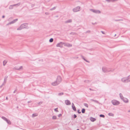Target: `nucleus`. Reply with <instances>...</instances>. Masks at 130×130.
Segmentation results:
<instances>
[{"instance_id":"b1692460","label":"nucleus","mask_w":130,"mask_h":130,"mask_svg":"<svg viewBox=\"0 0 130 130\" xmlns=\"http://www.w3.org/2000/svg\"><path fill=\"white\" fill-rule=\"evenodd\" d=\"M74 118H75L76 117V115H74Z\"/></svg>"},{"instance_id":"f03ea898","label":"nucleus","mask_w":130,"mask_h":130,"mask_svg":"<svg viewBox=\"0 0 130 130\" xmlns=\"http://www.w3.org/2000/svg\"><path fill=\"white\" fill-rule=\"evenodd\" d=\"M112 102L113 104L114 105H118L119 104V102L115 100H112Z\"/></svg>"},{"instance_id":"7ed1b4c3","label":"nucleus","mask_w":130,"mask_h":130,"mask_svg":"<svg viewBox=\"0 0 130 130\" xmlns=\"http://www.w3.org/2000/svg\"><path fill=\"white\" fill-rule=\"evenodd\" d=\"M57 46L58 47H62L63 46V44L62 43H60L58 44H57Z\"/></svg>"},{"instance_id":"393cba45","label":"nucleus","mask_w":130,"mask_h":130,"mask_svg":"<svg viewBox=\"0 0 130 130\" xmlns=\"http://www.w3.org/2000/svg\"><path fill=\"white\" fill-rule=\"evenodd\" d=\"M61 114H60L59 115V116H58L59 117H61Z\"/></svg>"},{"instance_id":"39448f33","label":"nucleus","mask_w":130,"mask_h":130,"mask_svg":"<svg viewBox=\"0 0 130 130\" xmlns=\"http://www.w3.org/2000/svg\"><path fill=\"white\" fill-rule=\"evenodd\" d=\"M72 107L74 111H76V109L75 108V106L74 104H73V103L72 104Z\"/></svg>"},{"instance_id":"a878e982","label":"nucleus","mask_w":130,"mask_h":130,"mask_svg":"<svg viewBox=\"0 0 130 130\" xmlns=\"http://www.w3.org/2000/svg\"><path fill=\"white\" fill-rule=\"evenodd\" d=\"M121 94H120V96H121V98L122 99H123V98H122V97H121Z\"/></svg>"},{"instance_id":"0eeeda50","label":"nucleus","mask_w":130,"mask_h":130,"mask_svg":"<svg viewBox=\"0 0 130 130\" xmlns=\"http://www.w3.org/2000/svg\"><path fill=\"white\" fill-rule=\"evenodd\" d=\"M123 101L125 103H127L128 102V99L126 98H124L123 99Z\"/></svg>"},{"instance_id":"1a4fd4ad","label":"nucleus","mask_w":130,"mask_h":130,"mask_svg":"<svg viewBox=\"0 0 130 130\" xmlns=\"http://www.w3.org/2000/svg\"><path fill=\"white\" fill-rule=\"evenodd\" d=\"M7 62V61L6 60H4L3 62V64L5 66Z\"/></svg>"},{"instance_id":"bb28decb","label":"nucleus","mask_w":130,"mask_h":130,"mask_svg":"<svg viewBox=\"0 0 130 130\" xmlns=\"http://www.w3.org/2000/svg\"><path fill=\"white\" fill-rule=\"evenodd\" d=\"M3 18H4V16H3Z\"/></svg>"},{"instance_id":"ddd939ff","label":"nucleus","mask_w":130,"mask_h":130,"mask_svg":"<svg viewBox=\"0 0 130 130\" xmlns=\"http://www.w3.org/2000/svg\"><path fill=\"white\" fill-rule=\"evenodd\" d=\"M52 119H56V117L55 116H54L52 117Z\"/></svg>"},{"instance_id":"6e6552de","label":"nucleus","mask_w":130,"mask_h":130,"mask_svg":"<svg viewBox=\"0 0 130 130\" xmlns=\"http://www.w3.org/2000/svg\"><path fill=\"white\" fill-rule=\"evenodd\" d=\"M78 8H75L74 9H73V10L74 12H76L77 11H78L79 10V8L77 10V9Z\"/></svg>"},{"instance_id":"cd10ccee","label":"nucleus","mask_w":130,"mask_h":130,"mask_svg":"<svg viewBox=\"0 0 130 130\" xmlns=\"http://www.w3.org/2000/svg\"><path fill=\"white\" fill-rule=\"evenodd\" d=\"M71 22V20H70V21L69 22Z\"/></svg>"},{"instance_id":"6ab92c4d","label":"nucleus","mask_w":130,"mask_h":130,"mask_svg":"<svg viewBox=\"0 0 130 130\" xmlns=\"http://www.w3.org/2000/svg\"><path fill=\"white\" fill-rule=\"evenodd\" d=\"M122 80L123 82H125V78H123L122 79Z\"/></svg>"},{"instance_id":"f8f14e48","label":"nucleus","mask_w":130,"mask_h":130,"mask_svg":"<svg viewBox=\"0 0 130 130\" xmlns=\"http://www.w3.org/2000/svg\"><path fill=\"white\" fill-rule=\"evenodd\" d=\"M6 121L7 122L8 124H11V122L10 121L7 120Z\"/></svg>"},{"instance_id":"9d476101","label":"nucleus","mask_w":130,"mask_h":130,"mask_svg":"<svg viewBox=\"0 0 130 130\" xmlns=\"http://www.w3.org/2000/svg\"><path fill=\"white\" fill-rule=\"evenodd\" d=\"M84 105L86 107H87V108L88 107V105L87 104L85 103V104H84Z\"/></svg>"},{"instance_id":"4468645a","label":"nucleus","mask_w":130,"mask_h":130,"mask_svg":"<svg viewBox=\"0 0 130 130\" xmlns=\"http://www.w3.org/2000/svg\"><path fill=\"white\" fill-rule=\"evenodd\" d=\"M53 39L52 38H51L50 39L49 41L50 42H52L53 41Z\"/></svg>"},{"instance_id":"dca6fc26","label":"nucleus","mask_w":130,"mask_h":130,"mask_svg":"<svg viewBox=\"0 0 130 130\" xmlns=\"http://www.w3.org/2000/svg\"><path fill=\"white\" fill-rule=\"evenodd\" d=\"M37 115V114H36V113L33 114V116H34V117L36 116Z\"/></svg>"},{"instance_id":"20e7f679","label":"nucleus","mask_w":130,"mask_h":130,"mask_svg":"<svg viewBox=\"0 0 130 130\" xmlns=\"http://www.w3.org/2000/svg\"><path fill=\"white\" fill-rule=\"evenodd\" d=\"M65 103L67 105H69L70 104V102L68 100H66Z\"/></svg>"},{"instance_id":"f3484780","label":"nucleus","mask_w":130,"mask_h":130,"mask_svg":"<svg viewBox=\"0 0 130 130\" xmlns=\"http://www.w3.org/2000/svg\"><path fill=\"white\" fill-rule=\"evenodd\" d=\"M100 116L101 117H104V115H100Z\"/></svg>"},{"instance_id":"c756f323","label":"nucleus","mask_w":130,"mask_h":130,"mask_svg":"<svg viewBox=\"0 0 130 130\" xmlns=\"http://www.w3.org/2000/svg\"><path fill=\"white\" fill-rule=\"evenodd\" d=\"M77 130H79L78 129H77Z\"/></svg>"},{"instance_id":"2eb2a0df","label":"nucleus","mask_w":130,"mask_h":130,"mask_svg":"<svg viewBox=\"0 0 130 130\" xmlns=\"http://www.w3.org/2000/svg\"><path fill=\"white\" fill-rule=\"evenodd\" d=\"M2 118L6 121H7V120L4 117H2Z\"/></svg>"},{"instance_id":"412c9836","label":"nucleus","mask_w":130,"mask_h":130,"mask_svg":"<svg viewBox=\"0 0 130 130\" xmlns=\"http://www.w3.org/2000/svg\"><path fill=\"white\" fill-rule=\"evenodd\" d=\"M24 24H23L21 26V27H24Z\"/></svg>"},{"instance_id":"c85d7f7f","label":"nucleus","mask_w":130,"mask_h":130,"mask_svg":"<svg viewBox=\"0 0 130 130\" xmlns=\"http://www.w3.org/2000/svg\"><path fill=\"white\" fill-rule=\"evenodd\" d=\"M93 12H94V11H93Z\"/></svg>"},{"instance_id":"a211bd4d","label":"nucleus","mask_w":130,"mask_h":130,"mask_svg":"<svg viewBox=\"0 0 130 130\" xmlns=\"http://www.w3.org/2000/svg\"><path fill=\"white\" fill-rule=\"evenodd\" d=\"M67 45L69 47H70L72 46L71 45L69 44H67Z\"/></svg>"},{"instance_id":"4be33fe9","label":"nucleus","mask_w":130,"mask_h":130,"mask_svg":"<svg viewBox=\"0 0 130 130\" xmlns=\"http://www.w3.org/2000/svg\"><path fill=\"white\" fill-rule=\"evenodd\" d=\"M107 1H114V0H107Z\"/></svg>"},{"instance_id":"aec40b11","label":"nucleus","mask_w":130,"mask_h":130,"mask_svg":"<svg viewBox=\"0 0 130 130\" xmlns=\"http://www.w3.org/2000/svg\"><path fill=\"white\" fill-rule=\"evenodd\" d=\"M54 110H55V111H56V112H58V110H57V108L55 109H54Z\"/></svg>"},{"instance_id":"9b49d317","label":"nucleus","mask_w":130,"mask_h":130,"mask_svg":"<svg viewBox=\"0 0 130 130\" xmlns=\"http://www.w3.org/2000/svg\"><path fill=\"white\" fill-rule=\"evenodd\" d=\"M82 113H84L85 112V110L84 109H83L82 110Z\"/></svg>"},{"instance_id":"5701e85b","label":"nucleus","mask_w":130,"mask_h":130,"mask_svg":"<svg viewBox=\"0 0 130 130\" xmlns=\"http://www.w3.org/2000/svg\"><path fill=\"white\" fill-rule=\"evenodd\" d=\"M78 112L79 113H80L81 112H80L79 111V110H78Z\"/></svg>"},{"instance_id":"f257e3e1","label":"nucleus","mask_w":130,"mask_h":130,"mask_svg":"<svg viewBox=\"0 0 130 130\" xmlns=\"http://www.w3.org/2000/svg\"><path fill=\"white\" fill-rule=\"evenodd\" d=\"M61 81V78L60 77H58L57 78V82L58 83H57L56 82H54L52 84V85L53 86H56Z\"/></svg>"},{"instance_id":"423d86ee","label":"nucleus","mask_w":130,"mask_h":130,"mask_svg":"<svg viewBox=\"0 0 130 130\" xmlns=\"http://www.w3.org/2000/svg\"><path fill=\"white\" fill-rule=\"evenodd\" d=\"M90 120L91 121L93 122L95 121V118L92 117L90 118Z\"/></svg>"}]
</instances>
